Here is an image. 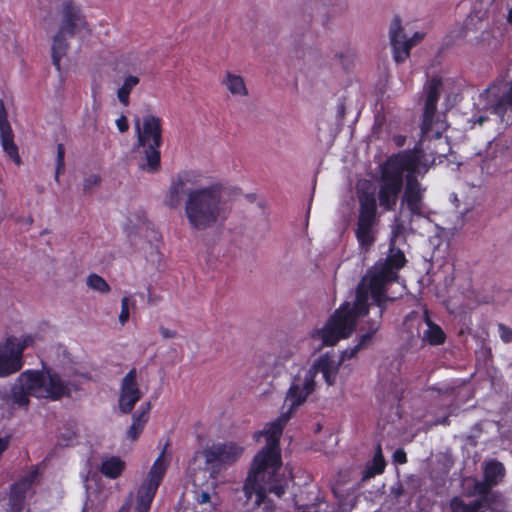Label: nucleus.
<instances>
[{
    "mask_svg": "<svg viewBox=\"0 0 512 512\" xmlns=\"http://www.w3.org/2000/svg\"><path fill=\"white\" fill-rule=\"evenodd\" d=\"M406 259L400 249H392L384 260H379L361 279L356 288L355 299L344 302L329 318L321 330L326 345H335L340 339L349 337L355 330L357 320L369 310V299L379 308L376 318L365 322L366 330L359 338L360 346L369 347L382 325V315L389 298L385 295L387 284L398 278V271L405 265Z\"/></svg>",
    "mask_w": 512,
    "mask_h": 512,
    "instance_id": "f257e3e1",
    "label": "nucleus"
},
{
    "mask_svg": "<svg viewBox=\"0 0 512 512\" xmlns=\"http://www.w3.org/2000/svg\"><path fill=\"white\" fill-rule=\"evenodd\" d=\"M240 194L239 188L221 183L190 189L184 200V214L190 228L205 231L226 221L233 200Z\"/></svg>",
    "mask_w": 512,
    "mask_h": 512,
    "instance_id": "f03ea898",
    "label": "nucleus"
},
{
    "mask_svg": "<svg viewBox=\"0 0 512 512\" xmlns=\"http://www.w3.org/2000/svg\"><path fill=\"white\" fill-rule=\"evenodd\" d=\"M341 364V359L325 354L316 360L309 368L303 367L299 369L297 374L293 377L292 383L285 397V405L289 406L288 410L283 412L275 421L272 422L278 423L282 417L285 418V421L281 425V433L294 410L298 406L302 405L306 401L307 397L315 390V377L317 373L321 372L325 382L331 386L336 382V377Z\"/></svg>",
    "mask_w": 512,
    "mask_h": 512,
    "instance_id": "7ed1b4c3",
    "label": "nucleus"
},
{
    "mask_svg": "<svg viewBox=\"0 0 512 512\" xmlns=\"http://www.w3.org/2000/svg\"><path fill=\"white\" fill-rule=\"evenodd\" d=\"M58 400L70 395L69 383L51 369L22 372L7 396L13 406L27 408L29 396Z\"/></svg>",
    "mask_w": 512,
    "mask_h": 512,
    "instance_id": "20e7f679",
    "label": "nucleus"
},
{
    "mask_svg": "<svg viewBox=\"0 0 512 512\" xmlns=\"http://www.w3.org/2000/svg\"><path fill=\"white\" fill-rule=\"evenodd\" d=\"M404 172H421V156L417 152L404 151L391 156L381 165L377 199L384 211L395 209L403 189Z\"/></svg>",
    "mask_w": 512,
    "mask_h": 512,
    "instance_id": "39448f33",
    "label": "nucleus"
},
{
    "mask_svg": "<svg viewBox=\"0 0 512 512\" xmlns=\"http://www.w3.org/2000/svg\"><path fill=\"white\" fill-rule=\"evenodd\" d=\"M135 132L137 141L133 152L140 155L138 167L148 173L157 172L161 163L162 120L152 114H146L142 121L137 117Z\"/></svg>",
    "mask_w": 512,
    "mask_h": 512,
    "instance_id": "423d86ee",
    "label": "nucleus"
},
{
    "mask_svg": "<svg viewBox=\"0 0 512 512\" xmlns=\"http://www.w3.org/2000/svg\"><path fill=\"white\" fill-rule=\"evenodd\" d=\"M428 170L426 163L421 161V172H407L404 194L401 199L399 214L395 216L392 224V236L390 239V250L394 247L395 239L408 231H413L411 222L413 217L424 216L425 204L423 194L425 188L416 179V175L424 174ZM391 251H389V254Z\"/></svg>",
    "mask_w": 512,
    "mask_h": 512,
    "instance_id": "0eeeda50",
    "label": "nucleus"
},
{
    "mask_svg": "<svg viewBox=\"0 0 512 512\" xmlns=\"http://www.w3.org/2000/svg\"><path fill=\"white\" fill-rule=\"evenodd\" d=\"M358 216L354 233L362 253H367L375 244L379 232L380 216L374 191L358 189Z\"/></svg>",
    "mask_w": 512,
    "mask_h": 512,
    "instance_id": "6e6552de",
    "label": "nucleus"
},
{
    "mask_svg": "<svg viewBox=\"0 0 512 512\" xmlns=\"http://www.w3.org/2000/svg\"><path fill=\"white\" fill-rule=\"evenodd\" d=\"M388 35L393 59L398 64L405 62L410 56V50L424 38V34L417 31L409 36L398 15L393 17L389 25Z\"/></svg>",
    "mask_w": 512,
    "mask_h": 512,
    "instance_id": "1a4fd4ad",
    "label": "nucleus"
},
{
    "mask_svg": "<svg viewBox=\"0 0 512 512\" xmlns=\"http://www.w3.org/2000/svg\"><path fill=\"white\" fill-rule=\"evenodd\" d=\"M344 9L343 0H308L303 7V21L308 26L316 22L326 27Z\"/></svg>",
    "mask_w": 512,
    "mask_h": 512,
    "instance_id": "9d476101",
    "label": "nucleus"
},
{
    "mask_svg": "<svg viewBox=\"0 0 512 512\" xmlns=\"http://www.w3.org/2000/svg\"><path fill=\"white\" fill-rule=\"evenodd\" d=\"M442 86V80L438 77H433L427 81L424 87L425 103L421 131L425 136H441L440 130L434 129V117L436 113V104L442 91Z\"/></svg>",
    "mask_w": 512,
    "mask_h": 512,
    "instance_id": "9b49d317",
    "label": "nucleus"
},
{
    "mask_svg": "<svg viewBox=\"0 0 512 512\" xmlns=\"http://www.w3.org/2000/svg\"><path fill=\"white\" fill-rule=\"evenodd\" d=\"M244 448L234 442L216 443L201 452L205 463L213 469L235 463L243 454Z\"/></svg>",
    "mask_w": 512,
    "mask_h": 512,
    "instance_id": "f8f14e48",
    "label": "nucleus"
},
{
    "mask_svg": "<svg viewBox=\"0 0 512 512\" xmlns=\"http://www.w3.org/2000/svg\"><path fill=\"white\" fill-rule=\"evenodd\" d=\"M143 393L139 388L137 370L132 368L121 380L118 398V407L121 413L129 414L135 404L142 398Z\"/></svg>",
    "mask_w": 512,
    "mask_h": 512,
    "instance_id": "ddd939ff",
    "label": "nucleus"
},
{
    "mask_svg": "<svg viewBox=\"0 0 512 512\" xmlns=\"http://www.w3.org/2000/svg\"><path fill=\"white\" fill-rule=\"evenodd\" d=\"M86 25L81 9L72 0H65L62 5V20L59 30L73 36Z\"/></svg>",
    "mask_w": 512,
    "mask_h": 512,
    "instance_id": "4468645a",
    "label": "nucleus"
},
{
    "mask_svg": "<svg viewBox=\"0 0 512 512\" xmlns=\"http://www.w3.org/2000/svg\"><path fill=\"white\" fill-rule=\"evenodd\" d=\"M23 360L16 352L12 344L5 342L0 343V377H8L22 369Z\"/></svg>",
    "mask_w": 512,
    "mask_h": 512,
    "instance_id": "2eb2a0df",
    "label": "nucleus"
},
{
    "mask_svg": "<svg viewBox=\"0 0 512 512\" xmlns=\"http://www.w3.org/2000/svg\"><path fill=\"white\" fill-rule=\"evenodd\" d=\"M190 182L189 174L182 173L172 179L166 194L164 203L169 208H177L182 202L183 195L186 196L189 190L186 189V185Z\"/></svg>",
    "mask_w": 512,
    "mask_h": 512,
    "instance_id": "dca6fc26",
    "label": "nucleus"
},
{
    "mask_svg": "<svg viewBox=\"0 0 512 512\" xmlns=\"http://www.w3.org/2000/svg\"><path fill=\"white\" fill-rule=\"evenodd\" d=\"M34 477V474H31L12 485L8 501L11 512L22 510L26 492L31 487Z\"/></svg>",
    "mask_w": 512,
    "mask_h": 512,
    "instance_id": "f3484780",
    "label": "nucleus"
},
{
    "mask_svg": "<svg viewBox=\"0 0 512 512\" xmlns=\"http://www.w3.org/2000/svg\"><path fill=\"white\" fill-rule=\"evenodd\" d=\"M424 322L427 328L423 331L422 341L431 346L442 345L446 340V334L439 325L430 319L428 310H424Z\"/></svg>",
    "mask_w": 512,
    "mask_h": 512,
    "instance_id": "a211bd4d",
    "label": "nucleus"
},
{
    "mask_svg": "<svg viewBox=\"0 0 512 512\" xmlns=\"http://www.w3.org/2000/svg\"><path fill=\"white\" fill-rule=\"evenodd\" d=\"M150 409L151 404L147 402L133 414L132 423L126 431L127 438L135 441L139 437L148 421Z\"/></svg>",
    "mask_w": 512,
    "mask_h": 512,
    "instance_id": "6ab92c4d",
    "label": "nucleus"
},
{
    "mask_svg": "<svg viewBox=\"0 0 512 512\" xmlns=\"http://www.w3.org/2000/svg\"><path fill=\"white\" fill-rule=\"evenodd\" d=\"M126 467L125 461L118 456H105L100 465V472L107 478H118Z\"/></svg>",
    "mask_w": 512,
    "mask_h": 512,
    "instance_id": "aec40b11",
    "label": "nucleus"
},
{
    "mask_svg": "<svg viewBox=\"0 0 512 512\" xmlns=\"http://www.w3.org/2000/svg\"><path fill=\"white\" fill-rule=\"evenodd\" d=\"M386 466L385 459L382 454L381 445L378 444L376 447L375 455L371 462L367 463L365 469L362 472V481H366L377 474H381Z\"/></svg>",
    "mask_w": 512,
    "mask_h": 512,
    "instance_id": "412c9836",
    "label": "nucleus"
},
{
    "mask_svg": "<svg viewBox=\"0 0 512 512\" xmlns=\"http://www.w3.org/2000/svg\"><path fill=\"white\" fill-rule=\"evenodd\" d=\"M0 137L3 150L9 155L16 165H20L21 159L18 153V147L13 141L11 126H6V128L0 130Z\"/></svg>",
    "mask_w": 512,
    "mask_h": 512,
    "instance_id": "4be33fe9",
    "label": "nucleus"
},
{
    "mask_svg": "<svg viewBox=\"0 0 512 512\" xmlns=\"http://www.w3.org/2000/svg\"><path fill=\"white\" fill-rule=\"evenodd\" d=\"M65 32L59 30L53 38L52 44V62L58 71H60V61L66 55L68 43L64 37Z\"/></svg>",
    "mask_w": 512,
    "mask_h": 512,
    "instance_id": "5701e85b",
    "label": "nucleus"
},
{
    "mask_svg": "<svg viewBox=\"0 0 512 512\" xmlns=\"http://www.w3.org/2000/svg\"><path fill=\"white\" fill-rule=\"evenodd\" d=\"M505 476V467L504 465L497 461L491 460L485 464L484 467V479L492 485H497L500 483Z\"/></svg>",
    "mask_w": 512,
    "mask_h": 512,
    "instance_id": "b1692460",
    "label": "nucleus"
},
{
    "mask_svg": "<svg viewBox=\"0 0 512 512\" xmlns=\"http://www.w3.org/2000/svg\"><path fill=\"white\" fill-rule=\"evenodd\" d=\"M223 84L227 87L229 92L233 95L247 96L248 90L246 88L244 79L240 75H235L230 72L226 73Z\"/></svg>",
    "mask_w": 512,
    "mask_h": 512,
    "instance_id": "393cba45",
    "label": "nucleus"
},
{
    "mask_svg": "<svg viewBox=\"0 0 512 512\" xmlns=\"http://www.w3.org/2000/svg\"><path fill=\"white\" fill-rule=\"evenodd\" d=\"M449 507L451 512H483L481 501L465 502L463 498L456 496L450 500Z\"/></svg>",
    "mask_w": 512,
    "mask_h": 512,
    "instance_id": "a878e982",
    "label": "nucleus"
},
{
    "mask_svg": "<svg viewBox=\"0 0 512 512\" xmlns=\"http://www.w3.org/2000/svg\"><path fill=\"white\" fill-rule=\"evenodd\" d=\"M138 83L139 78L136 76L130 75L125 78L123 85L117 91V97L123 105L129 104L130 92Z\"/></svg>",
    "mask_w": 512,
    "mask_h": 512,
    "instance_id": "bb28decb",
    "label": "nucleus"
},
{
    "mask_svg": "<svg viewBox=\"0 0 512 512\" xmlns=\"http://www.w3.org/2000/svg\"><path fill=\"white\" fill-rule=\"evenodd\" d=\"M77 433L73 426H64L60 429L57 437V446L68 447L76 443Z\"/></svg>",
    "mask_w": 512,
    "mask_h": 512,
    "instance_id": "cd10ccee",
    "label": "nucleus"
},
{
    "mask_svg": "<svg viewBox=\"0 0 512 512\" xmlns=\"http://www.w3.org/2000/svg\"><path fill=\"white\" fill-rule=\"evenodd\" d=\"M484 508H487L490 512H508L505 499L498 492L493 493L485 501Z\"/></svg>",
    "mask_w": 512,
    "mask_h": 512,
    "instance_id": "c85d7f7f",
    "label": "nucleus"
},
{
    "mask_svg": "<svg viewBox=\"0 0 512 512\" xmlns=\"http://www.w3.org/2000/svg\"><path fill=\"white\" fill-rule=\"evenodd\" d=\"M87 286L99 293L106 294L110 291V286L106 280L98 274L92 273L87 277Z\"/></svg>",
    "mask_w": 512,
    "mask_h": 512,
    "instance_id": "c756f323",
    "label": "nucleus"
},
{
    "mask_svg": "<svg viewBox=\"0 0 512 512\" xmlns=\"http://www.w3.org/2000/svg\"><path fill=\"white\" fill-rule=\"evenodd\" d=\"M493 486L494 485L490 484V482L486 481L485 479L482 482L477 481L475 483V491L479 495V498L476 499V501H481L483 508L485 501L494 493L491 491V487Z\"/></svg>",
    "mask_w": 512,
    "mask_h": 512,
    "instance_id": "7c9ffc66",
    "label": "nucleus"
},
{
    "mask_svg": "<svg viewBox=\"0 0 512 512\" xmlns=\"http://www.w3.org/2000/svg\"><path fill=\"white\" fill-rule=\"evenodd\" d=\"M33 342V339L31 336H24L23 338H17L15 336L8 337V343L12 344L16 352L19 351V356L22 359L23 351L26 347L31 345Z\"/></svg>",
    "mask_w": 512,
    "mask_h": 512,
    "instance_id": "2f4dec72",
    "label": "nucleus"
},
{
    "mask_svg": "<svg viewBox=\"0 0 512 512\" xmlns=\"http://www.w3.org/2000/svg\"><path fill=\"white\" fill-rule=\"evenodd\" d=\"M65 147L63 144H58L57 146V157H56V172H55V180L59 182V175L62 174L65 170Z\"/></svg>",
    "mask_w": 512,
    "mask_h": 512,
    "instance_id": "473e14b6",
    "label": "nucleus"
},
{
    "mask_svg": "<svg viewBox=\"0 0 512 512\" xmlns=\"http://www.w3.org/2000/svg\"><path fill=\"white\" fill-rule=\"evenodd\" d=\"M129 297L125 296L121 300V312L119 315V322L124 325L129 319Z\"/></svg>",
    "mask_w": 512,
    "mask_h": 512,
    "instance_id": "72a5a7b5",
    "label": "nucleus"
},
{
    "mask_svg": "<svg viewBox=\"0 0 512 512\" xmlns=\"http://www.w3.org/2000/svg\"><path fill=\"white\" fill-rule=\"evenodd\" d=\"M101 181L100 176L92 174L88 176L83 183V189L85 192L91 191L94 187L98 186Z\"/></svg>",
    "mask_w": 512,
    "mask_h": 512,
    "instance_id": "f704fd0d",
    "label": "nucleus"
},
{
    "mask_svg": "<svg viewBox=\"0 0 512 512\" xmlns=\"http://www.w3.org/2000/svg\"><path fill=\"white\" fill-rule=\"evenodd\" d=\"M364 348H367V346H360V340H359L357 345H355L352 348H348V349L344 350L338 359H341L343 362L345 359H350V358L354 357L361 349H364Z\"/></svg>",
    "mask_w": 512,
    "mask_h": 512,
    "instance_id": "c9c22d12",
    "label": "nucleus"
},
{
    "mask_svg": "<svg viewBox=\"0 0 512 512\" xmlns=\"http://www.w3.org/2000/svg\"><path fill=\"white\" fill-rule=\"evenodd\" d=\"M499 331L501 339L506 342H512V329L505 326L504 324H499Z\"/></svg>",
    "mask_w": 512,
    "mask_h": 512,
    "instance_id": "e433bc0d",
    "label": "nucleus"
},
{
    "mask_svg": "<svg viewBox=\"0 0 512 512\" xmlns=\"http://www.w3.org/2000/svg\"><path fill=\"white\" fill-rule=\"evenodd\" d=\"M405 494V490L403 487V484L401 482H396L391 488H390V495L393 496L396 500H398L401 496Z\"/></svg>",
    "mask_w": 512,
    "mask_h": 512,
    "instance_id": "4c0bfd02",
    "label": "nucleus"
},
{
    "mask_svg": "<svg viewBox=\"0 0 512 512\" xmlns=\"http://www.w3.org/2000/svg\"><path fill=\"white\" fill-rule=\"evenodd\" d=\"M195 499L199 504H209L210 509H213L212 504L210 503L211 497L208 492H195Z\"/></svg>",
    "mask_w": 512,
    "mask_h": 512,
    "instance_id": "58836bf2",
    "label": "nucleus"
},
{
    "mask_svg": "<svg viewBox=\"0 0 512 512\" xmlns=\"http://www.w3.org/2000/svg\"><path fill=\"white\" fill-rule=\"evenodd\" d=\"M6 126H10L7 120V112L2 100H0V130L6 128Z\"/></svg>",
    "mask_w": 512,
    "mask_h": 512,
    "instance_id": "ea45409f",
    "label": "nucleus"
},
{
    "mask_svg": "<svg viewBox=\"0 0 512 512\" xmlns=\"http://www.w3.org/2000/svg\"><path fill=\"white\" fill-rule=\"evenodd\" d=\"M393 461L398 464H405L407 462L406 452L403 449H397L393 453Z\"/></svg>",
    "mask_w": 512,
    "mask_h": 512,
    "instance_id": "a19ab883",
    "label": "nucleus"
},
{
    "mask_svg": "<svg viewBox=\"0 0 512 512\" xmlns=\"http://www.w3.org/2000/svg\"><path fill=\"white\" fill-rule=\"evenodd\" d=\"M116 125H117L119 131L122 133L128 131V129H129L127 118L124 115L120 116L116 120Z\"/></svg>",
    "mask_w": 512,
    "mask_h": 512,
    "instance_id": "79ce46f5",
    "label": "nucleus"
},
{
    "mask_svg": "<svg viewBox=\"0 0 512 512\" xmlns=\"http://www.w3.org/2000/svg\"><path fill=\"white\" fill-rule=\"evenodd\" d=\"M159 332L165 339H171L177 336V332L175 330L168 329L164 326L159 327Z\"/></svg>",
    "mask_w": 512,
    "mask_h": 512,
    "instance_id": "37998d69",
    "label": "nucleus"
},
{
    "mask_svg": "<svg viewBox=\"0 0 512 512\" xmlns=\"http://www.w3.org/2000/svg\"><path fill=\"white\" fill-rule=\"evenodd\" d=\"M393 141L396 144L397 147H402L405 145L406 142V136L404 135H395L393 136Z\"/></svg>",
    "mask_w": 512,
    "mask_h": 512,
    "instance_id": "c03bdc74",
    "label": "nucleus"
},
{
    "mask_svg": "<svg viewBox=\"0 0 512 512\" xmlns=\"http://www.w3.org/2000/svg\"><path fill=\"white\" fill-rule=\"evenodd\" d=\"M97 93H98L97 90L93 89V98H94L93 109L95 112H97L100 108V103L96 100Z\"/></svg>",
    "mask_w": 512,
    "mask_h": 512,
    "instance_id": "a18cd8bd",
    "label": "nucleus"
},
{
    "mask_svg": "<svg viewBox=\"0 0 512 512\" xmlns=\"http://www.w3.org/2000/svg\"><path fill=\"white\" fill-rule=\"evenodd\" d=\"M337 113H338L339 117H341V118L344 117V115H345V105H344L343 102H340L338 104Z\"/></svg>",
    "mask_w": 512,
    "mask_h": 512,
    "instance_id": "49530a36",
    "label": "nucleus"
},
{
    "mask_svg": "<svg viewBox=\"0 0 512 512\" xmlns=\"http://www.w3.org/2000/svg\"><path fill=\"white\" fill-rule=\"evenodd\" d=\"M486 119L487 118L485 116L481 115L474 122L478 123L479 125H482L486 121Z\"/></svg>",
    "mask_w": 512,
    "mask_h": 512,
    "instance_id": "de8ad7c7",
    "label": "nucleus"
},
{
    "mask_svg": "<svg viewBox=\"0 0 512 512\" xmlns=\"http://www.w3.org/2000/svg\"><path fill=\"white\" fill-rule=\"evenodd\" d=\"M440 424H444V425H449L450 424V420H449V417L446 416L444 418H442L440 421H439Z\"/></svg>",
    "mask_w": 512,
    "mask_h": 512,
    "instance_id": "09e8293b",
    "label": "nucleus"
},
{
    "mask_svg": "<svg viewBox=\"0 0 512 512\" xmlns=\"http://www.w3.org/2000/svg\"><path fill=\"white\" fill-rule=\"evenodd\" d=\"M27 222L32 223V222H33V219H32V218H29V219H27Z\"/></svg>",
    "mask_w": 512,
    "mask_h": 512,
    "instance_id": "8fccbe9b",
    "label": "nucleus"
},
{
    "mask_svg": "<svg viewBox=\"0 0 512 512\" xmlns=\"http://www.w3.org/2000/svg\"><path fill=\"white\" fill-rule=\"evenodd\" d=\"M27 222L32 223V222H33V219H32V218H29V219H27Z\"/></svg>",
    "mask_w": 512,
    "mask_h": 512,
    "instance_id": "3c124183",
    "label": "nucleus"
}]
</instances>
